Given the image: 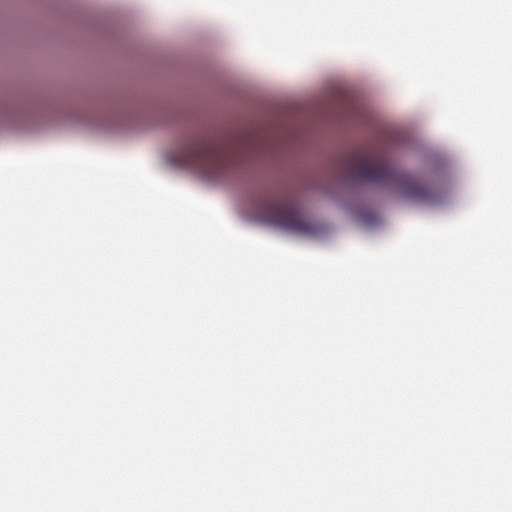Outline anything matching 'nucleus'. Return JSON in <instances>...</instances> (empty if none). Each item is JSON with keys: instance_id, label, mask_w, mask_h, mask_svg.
Segmentation results:
<instances>
[{"instance_id": "obj_1", "label": "nucleus", "mask_w": 512, "mask_h": 512, "mask_svg": "<svg viewBox=\"0 0 512 512\" xmlns=\"http://www.w3.org/2000/svg\"><path fill=\"white\" fill-rule=\"evenodd\" d=\"M346 176L368 184L402 186L412 201L429 203L433 200L428 185L397 171L382 152H352L340 163Z\"/></svg>"}, {"instance_id": "obj_2", "label": "nucleus", "mask_w": 512, "mask_h": 512, "mask_svg": "<svg viewBox=\"0 0 512 512\" xmlns=\"http://www.w3.org/2000/svg\"><path fill=\"white\" fill-rule=\"evenodd\" d=\"M173 160L208 177H219L232 165L231 149L217 141L196 136L180 144Z\"/></svg>"}, {"instance_id": "obj_3", "label": "nucleus", "mask_w": 512, "mask_h": 512, "mask_svg": "<svg viewBox=\"0 0 512 512\" xmlns=\"http://www.w3.org/2000/svg\"><path fill=\"white\" fill-rule=\"evenodd\" d=\"M262 221L275 228L295 234H311L313 228L303 218L295 204L272 193L262 195L257 204Z\"/></svg>"}]
</instances>
